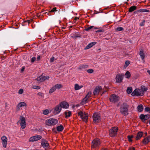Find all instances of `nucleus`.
Masks as SVG:
<instances>
[{"instance_id":"obj_1","label":"nucleus","mask_w":150,"mask_h":150,"mask_svg":"<svg viewBox=\"0 0 150 150\" xmlns=\"http://www.w3.org/2000/svg\"><path fill=\"white\" fill-rule=\"evenodd\" d=\"M129 106L126 103H123L121 106L120 108V112L121 113L124 115H128V108Z\"/></svg>"},{"instance_id":"obj_2","label":"nucleus","mask_w":150,"mask_h":150,"mask_svg":"<svg viewBox=\"0 0 150 150\" xmlns=\"http://www.w3.org/2000/svg\"><path fill=\"white\" fill-rule=\"evenodd\" d=\"M100 141L99 139H96L93 140L92 142L91 148L92 150L96 149L100 144Z\"/></svg>"},{"instance_id":"obj_3","label":"nucleus","mask_w":150,"mask_h":150,"mask_svg":"<svg viewBox=\"0 0 150 150\" xmlns=\"http://www.w3.org/2000/svg\"><path fill=\"white\" fill-rule=\"evenodd\" d=\"M58 120L53 118H50L45 120L46 124L49 126H54L57 123Z\"/></svg>"},{"instance_id":"obj_4","label":"nucleus","mask_w":150,"mask_h":150,"mask_svg":"<svg viewBox=\"0 0 150 150\" xmlns=\"http://www.w3.org/2000/svg\"><path fill=\"white\" fill-rule=\"evenodd\" d=\"M78 114L84 122H87L88 117V113L80 111L78 112Z\"/></svg>"},{"instance_id":"obj_5","label":"nucleus","mask_w":150,"mask_h":150,"mask_svg":"<svg viewBox=\"0 0 150 150\" xmlns=\"http://www.w3.org/2000/svg\"><path fill=\"white\" fill-rule=\"evenodd\" d=\"M18 122H19L21 127L22 129H25L26 126V123L25 118L23 116H20V120Z\"/></svg>"},{"instance_id":"obj_6","label":"nucleus","mask_w":150,"mask_h":150,"mask_svg":"<svg viewBox=\"0 0 150 150\" xmlns=\"http://www.w3.org/2000/svg\"><path fill=\"white\" fill-rule=\"evenodd\" d=\"M93 122L95 123L99 122L101 120L100 115L99 113L95 112L93 114Z\"/></svg>"},{"instance_id":"obj_7","label":"nucleus","mask_w":150,"mask_h":150,"mask_svg":"<svg viewBox=\"0 0 150 150\" xmlns=\"http://www.w3.org/2000/svg\"><path fill=\"white\" fill-rule=\"evenodd\" d=\"M132 96H142L144 95V93L141 90L136 89L132 92Z\"/></svg>"},{"instance_id":"obj_8","label":"nucleus","mask_w":150,"mask_h":150,"mask_svg":"<svg viewBox=\"0 0 150 150\" xmlns=\"http://www.w3.org/2000/svg\"><path fill=\"white\" fill-rule=\"evenodd\" d=\"M118 128L117 127H113L109 131V135L111 137L115 136L117 133Z\"/></svg>"},{"instance_id":"obj_9","label":"nucleus","mask_w":150,"mask_h":150,"mask_svg":"<svg viewBox=\"0 0 150 150\" xmlns=\"http://www.w3.org/2000/svg\"><path fill=\"white\" fill-rule=\"evenodd\" d=\"M119 100V97L115 94L111 95L110 97V100L112 103H115L117 102Z\"/></svg>"},{"instance_id":"obj_10","label":"nucleus","mask_w":150,"mask_h":150,"mask_svg":"<svg viewBox=\"0 0 150 150\" xmlns=\"http://www.w3.org/2000/svg\"><path fill=\"white\" fill-rule=\"evenodd\" d=\"M92 93L91 91L89 92L86 95L85 97L83 99L81 102V104L82 105H84L87 103L88 101V99L89 97L91 96Z\"/></svg>"},{"instance_id":"obj_11","label":"nucleus","mask_w":150,"mask_h":150,"mask_svg":"<svg viewBox=\"0 0 150 150\" xmlns=\"http://www.w3.org/2000/svg\"><path fill=\"white\" fill-rule=\"evenodd\" d=\"M50 78V77L49 76H43L42 75L38 77L36 79L39 82H43L46 80Z\"/></svg>"},{"instance_id":"obj_12","label":"nucleus","mask_w":150,"mask_h":150,"mask_svg":"<svg viewBox=\"0 0 150 150\" xmlns=\"http://www.w3.org/2000/svg\"><path fill=\"white\" fill-rule=\"evenodd\" d=\"M41 143V146L44 148L47 149L48 148L49 145V144L46 139H42Z\"/></svg>"},{"instance_id":"obj_13","label":"nucleus","mask_w":150,"mask_h":150,"mask_svg":"<svg viewBox=\"0 0 150 150\" xmlns=\"http://www.w3.org/2000/svg\"><path fill=\"white\" fill-rule=\"evenodd\" d=\"M62 110L61 106L59 105H56L53 109V113L55 115L59 114Z\"/></svg>"},{"instance_id":"obj_14","label":"nucleus","mask_w":150,"mask_h":150,"mask_svg":"<svg viewBox=\"0 0 150 150\" xmlns=\"http://www.w3.org/2000/svg\"><path fill=\"white\" fill-rule=\"evenodd\" d=\"M42 138V137L40 135H36L33 136L30 138L29 139V142H33L35 141H38Z\"/></svg>"},{"instance_id":"obj_15","label":"nucleus","mask_w":150,"mask_h":150,"mask_svg":"<svg viewBox=\"0 0 150 150\" xmlns=\"http://www.w3.org/2000/svg\"><path fill=\"white\" fill-rule=\"evenodd\" d=\"M1 139L2 141V144L3 147L4 148H6L7 144V138L5 136H3L1 137Z\"/></svg>"},{"instance_id":"obj_16","label":"nucleus","mask_w":150,"mask_h":150,"mask_svg":"<svg viewBox=\"0 0 150 150\" xmlns=\"http://www.w3.org/2000/svg\"><path fill=\"white\" fill-rule=\"evenodd\" d=\"M123 76V75L120 74H117L115 78L116 82L117 83L121 82L122 81Z\"/></svg>"},{"instance_id":"obj_17","label":"nucleus","mask_w":150,"mask_h":150,"mask_svg":"<svg viewBox=\"0 0 150 150\" xmlns=\"http://www.w3.org/2000/svg\"><path fill=\"white\" fill-rule=\"evenodd\" d=\"M150 118V116L149 115H144L141 114L139 116L140 119L143 121H145V120L149 119Z\"/></svg>"},{"instance_id":"obj_18","label":"nucleus","mask_w":150,"mask_h":150,"mask_svg":"<svg viewBox=\"0 0 150 150\" xmlns=\"http://www.w3.org/2000/svg\"><path fill=\"white\" fill-rule=\"evenodd\" d=\"M26 103L24 102H21L19 103L16 106V108L18 110H19L20 108L22 107H26Z\"/></svg>"},{"instance_id":"obj_19","label":"nucleus","mask_w":150,"mask_h":150,"mask_svg":"<svg viewBox=\"0 0 150 150\" xmlns=\"http://www.w3.org/2000/svg\"><path fill=\"white\" fill-rule=\"evenodd\" d=\"M102 89V88L101 86H96L94 89L93 93L94 95H97L101 90Z\"/></svg>"},{"instance_id":"obj_20","label":"nucleus","mask_w":150,"mask_h":150,"mask_svg":"<svg viewBox=\"0 0 150 150\" xmlns=\"http://www.w3.org/2000/svg\"><path fill=\"white\" fill-rule=\"evenodd\" d=\"M59 105L61 106V108H63L67 109L69 108V104L67 103L64 101L61 102L60 103Z\"/></svg>"},{"instance_id":"obj_21","label":"nucleus","mask_w":150,"mask_h":150,"mask_svg":"<svg viewBox=\"0 0 150 150\" xmlns=\"http://www.w3.org/2000/svg\"><path fill=\"white\" fill-rule=\"evenodd\" d=\"M96 44V42H95L90 43L88 44L87 45L85 48L84 49L87 50L89 49Z\"/></svg>"},{"instance_id":"obj_22","label":"nucleus","mask_w":150,"mask_h":150,"mask_svg":"<svg viewBox=\"0 0 150 150\" xmlns=\"http://www.w3.org/2000/svg\"><path fill=\"white\" fill-rule=\"evenodd\" d=\"M143 133L142 132H139L137 134V136L136 137V139L138 140L140 139L143 136Z\"/></svg>"},{"instance_id":"obj_23","label":"nucleus","mask_w":150,"mask_h":150,"mask_svg":"<svg viewBox=\"0 0 150 150\" xmlns=\"http://www.w3.org/2000/svg\"><path fill=\"white\" fill-rule=\"evenodd\" d=\"M150 141V136H148L145 138L143 140V143L146 144L148 143Z\"/></svg>"},{"instance_id":"obj_24","label":"nucleus","mask_w":150,"mask_h":150,"mask_svg":"<svg viewBox=\"0 0 150 150\" xmlns=\"http://www.w3.org/2000/svg\"><path fill=\"white\" fill-rule=\"evenodd\" d=\"M71 111L67 110L64 112V114L66 117H69L71 115Z\"/></svg>"},{"instance_id":"obj_25","label":"nucleus","mask_w":150,"mask_h":150,"mask_svg":"<svg viewBox=\"0 0 150 150\" xmlns=\"http://www.w3.org/2000/svg\"><path fill=\"white\" fill-rule=\"evenodd\" d=\"M139 54L142 59L143 60L144 59L145 55L143 50H142L140 51Z\"/></svg>"},{"instance_id":"obj_26","label":"nucleus","mask_w":150,"mask_h":150,"mask_svg":"<svg viewBox=\"0 0 150 150\" xmlns=\"http://www.w3.org/2000/svg\"><path fill=\"white\" fill-rule=\"evenodd\" d=\"M83 86L82 85L79 86L78 84H75L74 85V89L75 90H78L82 88Z\"/></svg>"},{"instance_id":"obj_27","label":"nucleus","mask_w":150,"mask_h":150,"mask_svg":"<svg viewBox=\"0 0 150 150\" xmlns=\"http://www.w3.org/2000/svg\"><path fill=\"white\" fill-rule=\"evenodd\" d=\"M56 90V89H59L62 88V85L60 84H57L55 85L54 86Z\"/></svg>"},{"instance_id":"obj_28","label":"nucleus","mask_w":150,"mask_h":150,"mask_svg":"<svg viewBox=\"0 0 150 150\" xmlns=\"http://www.w3.org/2000/svg\"><path fill=\"white\" fill-rule=\"evenodd\" d=\"M141 90L143 92L144 94V92L146 91L147 90V88L145 87L144 86H142L141 87Z\"/></svg>"},{"instance_id":"obj_29","label":"nucleus","mask_w":150,"mask_h":150,"mask_svg":"<svg viewBox=\"0 0 150 150\" xmlns=\"http://www.w3.org/2000/svg\"><path fill=\"white\" fill-rule=\"evenodd\" d=\"M64 129V127L62 125H61L59 126H58L57 127V130L59 132H61Z\"/></svg>"},{"instance_id":"obj_30","label":"nucleus","mask_w":150,"mask_h":150,"mask_svg":"<svg viewBox=\"0 0 150 150\" xmlns=\"http://www.w3.org/2000/svg\"><path fill=\"white\" fill-rule=\"evenodd\" d=\"M143 109V107L142 105H138L137 107L138 110L139 112L142 111Z\"/></svg>"},{"instance_id":"obj_31","label":"nucleus","mask_w":150,"mask_h":150,"mask_svg":"<svg viewBox=\"0 0 150 150\" xmlns=\"http://www.w3.org/2000/svg\"><path fill=\"white\" fill-rule=\"evenodd\" d=\"M126 77L127 79H129L130 78L131 75L130 72L129 71H127L125 74Z\"/></svg>"},{"instance_id":"obj_32","label":"nucleus","mask_w":150,"mask_h":150,"mask_svg":"<svg viewBox=\"0 0 150 150\" xmlns=\"http://www.w3.org/2000/svg\"><path fill=\"white\" fill-rule=\"evenodd\" d=\"M139 12H149V11L145 9H140L138 11Z\"/></svg>"},{"instance_id":"obj_33","label":"nucleus","mask_w":150,"mask_h":150,"mask_svg":"<svg viewBox=\"0 0 150 150\" xmlns=\"http://www.w3.org/2000/svg\"><path fill=\"white\" fill-rule=\"evenodd\" d=\"M136 7L135 6H132L129 8V12H132L136 10Z\"/></svg>"},{"instance_id":"obj_34","label":"nucleus","mask_w":150,"mask_h":150,"mask_svg":"<svg viewBox=\"0 0 150 150\" xmlns=\"http://www.w3.org/2000/svg\"><path fill=\"white\" fill-rule=\"evenodd\" d=\"M56 90L54 86H52L49 90V93H52Z\"/></svg>"},{"instance_id":"obj_35","label":"nucleus","mask_w":150,"mask_h":150,"mask_svg":"<svg viewBox=\"0 0 150 150\" xmlns=\"http://www.w3.org/2000/svg\"><path fill=\"white\" fill-rule=\"evenodd\" d=\"M130 64V61H125V65L124 66V68L125 69L126 68L129 64Z\"/></svg>"},{"instance_id":"obj_36","label":"nucleus","mask_w":150,"mask_h":150,"mask_svg":"<svg viewBox=\"0 0 150 150\" xmlns=\"http://www.w3.org/2000/svg\"><path fill=\"white\" fill-rule=\"evenodd\" d=\"M49 113V110L47 109H45L43 111V113L45 115H47Z\"/></svg>"},{"instance_id":"obj_37","label":"nucleus","mask_w":150,"mask_h":150,"mask_svg":"<svg viewBox=\"0 0 150 150\" xmlns=\"http://www.w3.org/2000/svg\"><path fill=\"white\" fill-rule=\"evenodd\" d=\"M93 28H94V26H91L89 27H88L85 29V30L86 31H89L91 30L92 29V30H93Z\"/></svg>"},{"instance_id":"obj_38","label":"nucleus","mask_w":150,"mask_h":150,"mask_svg":"<svg viewBox=\"0 0 150 150\" xmlns=\"http://www.w3.org/2000/svg\"><path fill=\"white\" fill-rule=\"evenodd\" d=\"M132 91V88H128L127 89V92L128 94H130Z\"/></svg>"},{"instance_id":"obj_39","label":"nucleus","mask_w":150,"mask_h":150,"mask_svg":"<svg viewBox=\"0 0 150 150\" xmlns=\"http://www.w3.org/2000/svg\"><path fill=\"white\" fill-rule=\"evenodd\" d=\"M32 88L34 89L38 90L40 89V87L37 86H33L32 87Z\"/></svg>"},{"instance_id":"obj_40","label":"nucleus","mask_w":150,"mask_h":150,"mask_svg":"<svg viewBox=\"0 0 150 150\" xmlns=\"http://www.w3.org/2000/svg\"><path fill=\"white\" fill-rule=\"evenodd\" d=\"M133 137V135H131V136L128 135L127 136L128 140L129 142H132V138Z\"/></svg>"},{"instance_id":"obj_41","label":"nucleus","mask_w":150,"mask_h":150,"mask_svg":"<svg viewBox=\"0 0 150 150\" xmlns=\"http://www.w3.org/2000/svg\"><path fill=\"white\" fill-rule=\"evenodd\" d=\"M24 91L23 89H19L18 91V93L19 94H21Z\"/></svg>"},{"instance_id":"obj_42","label":"nucleus","mask_w":150,"mask_h":150,"mask_svg":"<svg viewBox=\"0 0 150 150\" xmlns=\"http://www.w3.org/2000/svg\"><path fill=\"white\" fill-rule=\"evenodd\" d=\"M117 31H121L123 30V28L122 27H118L117 28Z\"/></svg>"},{"instance_id":"obj_43","label":"nucleus","mask_w":150,"mask_h":150,"mask_svg":"<svg viewBox=\"0 0 150 150\" xmlns=\"http://www.w3.org/2000/svg\"><path fill=\"white\" fill-rule=\"evenodd\" d=\"M36 58L35 57H33L31 59L30 61L31 62L33 63L36 60Z\"/></svg>"},{"instance_id":"obj_44","label":"nucleus","mask_w":150,"mask_h":150,"mask_svg":"<svg viewBox=\"0 0 150 150\" xmlns=\"http://www.w3.org/2000/svg\"><path fill=\"white\" fill-rule=\"evenodd\" d=\"M93 71V69H89L87 70V72L88 73H92Z\"/></svg>"},{"instance_id":"obj_45","label":"nucleus","mask_w":150,"mask_h":150,"mask_svg":"<svg viewBox=\"0 0 150 150\" xmlns=\"http://www.w3.org/2000/svg\"><path fill=\"white\" fill-rule=\"evenodd\" d=\"M145 110L146 112H149V113H150V108L148 107H146L145 108Z\"/></svg>"},{"instance_id":"obj_46","label":"nucleus","mask_w":150,"mask_h":150,"mask_svg":"<svg viewBox=\"0 0 150 150\" xmlns=\"http://www.w3.org/2000/svg\"><path fill=\"white\" fill-rule=\"evenodd\" d=\"M57 8L56 7H54L50 11V12H54L57 11Z\"/></svg>"},{"instance_id":"obj_47","label":"nucleus","mask_w":150,"mask_h":150,"mask_svg":"<svg viewBox=\"0 0 150 150\" xmlns=\"http://www.w3.org/2000/svg\"><path fill=\"white\" fill-rule=\"evenodd\" d=\"M40 59V55H38L36 60L37 61H39Z\"/></svg>"},{"instance_id":"obj_48","label":"nucleus","mask_w":150,"mask_h":150,"mask_svg":"<svg viewBox=\"0 0 150 150\" xmlns=\"http://www.w3.org/2000/svg\"><path fill=\"white\" fill-rule=\"evenodd\" d=\"M54 57H52L50 59V62H54Z\"/></svg>"},{"instance_id":"obj_49","label":"nucleus","mask_w":150,"mask_h":150,"mask_svg":"<svg viewBox=\"0 0 150 150\" xmlns=\"http://www.w3.org/2000/svg\"><path fill=\"white\" fill-rule=\"evenodd\" d=\"M103 32H104V31H103V29L99 30H97V31H96V33Z\"/></svg>"},{"instance_id":"obj_50","label":"nucleus","mask_w":150,"mask_h":150,"mask_svg":"<svg viewBox=\"0 0 150 150\" xmlns=\"http://www.w3.org/2000/svg\"><path fill=\"white\" fill-rule=\"evenodd\" d=\"M144 22H145V21L144 20V21H143V22L140 23L139 24L140 26H143L144 25Z\"/></svg>"},{"instance_id":"obj_51","label":"nucleus","mask_w":150,"mask_h":150,"mask_svg":"<svg viewBox=\"0 0 150 150\" xmlns=\"http://www.w3.org/2000/svg\"><path fill=\"white\" fill-rule=\"evenodd\" d=\"M128 150H135V149L133 147H130L129 148Z\"/></svg>"},{"instance_id":"obj_52","label":"nucleus","mask_w":150,"mask_h":150,"mask_svg":"<svg viewBox=\"0 0 150 150\" xmlns=\"http://www.w3.org/2000/svg\"><path fill=\"white\" fill-rule=\"evenodd\" d=\"M32 21V20H28L27 21H25V22H28V23H29Z\"/></svg>"},{"instance_id":"obj_53","label":"nucleus","mask_w":150,"mask_h":150,"mask_svg":"<svg viewBox=\"0 0 150 150\" xmlns=\"http://www.w3.org/2000/svg\"><path fill=\"white\" fill-rule=\"evenodd\" d=\"M102 150H108V149L105 148H103L102 149Z\"/></svg>"},{"instance_id":"obj_54","label":"nucleus","mask_w":150,"mask_h":150,"mask_svg":"<svg viewBox=\"0 0 150 150\" xmlns=\"http://www.w3.org/2000/svg\"><path fill=\"white\" fill-rule=\"evenodd\" d=\"M147 72L149 74V75H150V70H148L147 71Z\"/></svg>"},{"instance_id":"obj_55","label":"nucleus","mask_w":150,"mask_h":150,"mask_svg":"<svg viewBox=\"0 0 150 150\" xmlns=\"http://www.w3.org/2000/svg\"><path fill=\"white\" fill-rule=\"evenodd\" d=\"M24 70V68H23L21 69V71H23Z\"/></svg>"},{"instance_id":"obj_56","label":"nucleus","mask_w":150,"mask_h":150,"mask_svg":"<svg viewBox=\"0 0 150 150\" xmlns=\"http://www.w3.org/2000/svg\"><path fill=\"white\" fill-rule=\"evenodd\" d=\"M98 28L96 27H94V28H93V29H97Z\"/></svg>"},{"instance_id":"obj_57","label":"nucleus","mask_w":150,"mask_h":150,"mask_svg":"<svg viewBox=\"0 0 150 150\" xmlns=\"http://www.w3.org/2000/svg\"><path fill=\"white\" fill-rule=\"evenodd\" d=\"M145 134H146V135H147V133H146V132L145 133Z\"/></svg>"},{"instance_id":"obj_58","label":"nucleus","mask_w":150,"mask_h":150,"mask_svg":"<svg viewBox=\"0 0 150 150\" xmlns=\"http://www.w3.org/2000/svg\"><path fill=\"white\" fill-rule=\"evenodd\" d=\"M63 11H64V10H65V9H63Z\"/></svg>"},{"instance_id":"obj_59","label":"nucleus","mask_w":150,"mask_h":150,"mask_svg":"<svg viewBox=\"0 0 150 150\" xmlns=\"http://www.w3.org/2000/svg\"><path fill=\"white\" fill-rule=\"evenodd\" d=\"M149 124L150 125V120H149Z\"/></svg>"},{"instance_id":"obj_60","label":"nucleus","mask_w":150,"mask_h":150,"mask_svg":"<svg viewBox=\"0 0 150 150\" xmlns=\"http://www.w3.org/2000/svg\"><path fill=\"white\" fill-rule=\"evenodd\" d=\"M149 84H150L149 86H150V82L149 83Z\"/></svg>"}]
</instances>
